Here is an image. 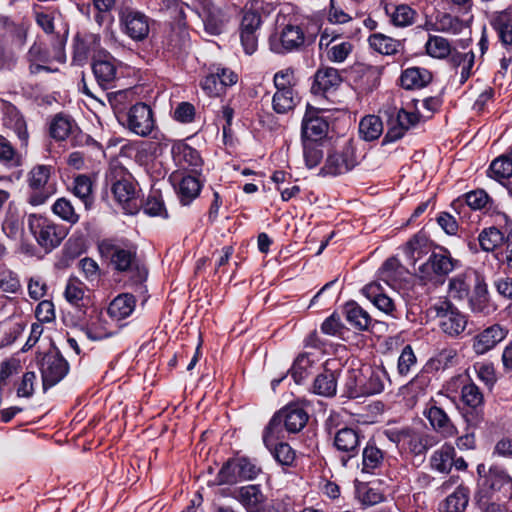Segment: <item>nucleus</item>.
I'll return each mask as SVG.
<instances>
[{
	"label": "nucleus",
	"mask_w": 512,
	"mask_h": 512,
	"mask_svg": "<svg viewBox=\"0 0 512 512\" xmlns=\"http://www.w3.org/2000/svg\"><path fill=\"white\" fill-rule=\"evenodd\" d=\"M98 250L115 271L132 274L136 282L146 279L147 271L140 264L137 246L131 241L119 238L103 239L98 243Z\"/></svg>",
	"instance_id": "nucleus-1"
},
{
	"label": "nucleus",
	"mask_w": 512,
	"mask_h": 512,
	"mask_svg": "<svg viewBox=\"0 0 512 512\" xmlns=\"http://www.w3.org/2000/svg\"><path fill=\"white\" fill-rule=\"evenodd\" d=\"M460 261L454 259L448 249L439 247L427 260L415 268L416 276L424 285L438 286L445 282L446 277L458 268Z\"/></svg>",
	"instance_id": "nucleus-2"
},
{
	"label": "nucleus",
	"mask_w": 512,
	"mask_h": 512,
	"mask_svg": "<svg viewBox=\"0 0 512 512\" xmlns=\"http://www.w3.org/2000/svg\"><path fill=\"white\" fill-rule=\"evenodd\" d=\"M308 419V413L303 407L296 403L289 404L270 419L265 427V440L269 442L268 435L283 434L284 430L288 433H298L306 426Z\"/></svg>",
	"instance_id": "nucleus-3"
},
{
	"label": "nucleus",
	"mask_w": 512,
	"mask_h": 512,
	"mask_svg": "<svg viewBox=\"0 0 512 512\" xmlns=\"http://www.w3.org/2000/svg\"><path fill=\"white\" fill-rule=\"evenodd\" d=\"M384 435L414 456L425 454L434 445L433 436L409 426L387 428Z\"/></svg>",
	"instance_id": "nucleus-4"
},
{
	"label": "nucleus",
	"mask_w": 512,
	"mask_h": 512,
	"mask_svg": "<svg viewBox=\"0 0 512 512\" xmlns=\"http://www.w3.org/2000/svg\"><path fill=\"white\" fill-rule=\"evenodd\" d=\"M54 168L51 165H35L27 174V185L30 190L27 202L32 206L44 204L54 193L55 186L51 182Z\"/></svg>",
	"instance_id": "nucleus-5"
},
{
	"label": "nucleus",
	"mask_w": 512,
	"mask_h": 512,
	"mask_svg": "<svg viewBox=\"0 0 512 512\" xmlns=\"http://www.w3.org/2000/svg\"><path fill=\"white\" fill-rule=\"evenodd\" d=\"M28 227L37 243L46 250L58 247L68 234L65 226L37 214L28 216Z\"/></svg>",
	"instance_id": "nucleus-6"
},
{
	"label": "nucleus",
	"mask_w": 512,
	"mask_h": 512,
	"mask_svg": "<svg viewBox=\"0 0 512 512\" xmlns=\"http://www.w3.org/2000/svg\"><path fill=\"white\" fill-rule=\"evenodd\" d=\"M361 157L357 143L353 139H348L328 153L322 171L333 176L347 173L359 164Z\"/></svg>",
	"instance_id": "nucleus-7"
},
{
	"label": "nucleus",
	"mask_w": 512,
	"mask_h": 512,
	"mask_svg": "<svg viewBox=\"0 0 512 512\" xmlns=\"http://www.w3.org/2000/svg\"><path fill=\"white\" fill-rule=\"evenodd\" d=\"M37 362L44 390L53 387L63 380L70 369L67 360L55 348L50 349L46 353H39L37 355Z\"/></svg>",
	"instance_id": "nucleus-8"
},
{
	"label": "nucleus",
	"mask_w": 512,
	"mask_h": 512,
	"mask_svg": "<svg viewBox=\"0 0 512 512\" xmlns=\"http://www.w3.org/2000/svg\"><path fill=\"white\" fill-rule=\"evenodd\" d=\"M106 182L111 185L116 201L130 207L135 199L136 189L129 171L118 162L111 163L106 173Z\"/></svg>",
	"instance_id": "nucleus-9"
},
{
	"label": "nucleus",
	"mask_w": 512,
	"mask_h": 512,
	"mask_svg": "<svg viewBox=\"0 0 512 512\" xmlns=\"http://www.w3.org/2000/svg\"><path fill=\"white\" fill-rule=\"evenodd\" d=\"M449 403H451V400L447 396L439 399L431 398L423 411V415L427 418L433 430L440 433L444 438H450L457 434V428L451 421L446 409Z\"/></svg>",
	"instance_id": "nucleus-10"
},
{
	"label": "nucleus",
	"mask_w": 512,
	"mask_h": 512,
	"mask_svg": "<svg viewBox=\"0 0 512 512\" xmlns=\"http://www.w3.org/2000/svg\"><path fill=\"white\" fill-rule=\"evenodd\" d=\"M434 310L439 319V327L445 334L457 337L466 329L467 316L450 300H443L435 304Z\"/></svg>",
	"instance_id": "nucleus-11"
},
{
	"label": "nucleus",
	"mask_w": 512,
	"mask_h": 512,
	"mask_svg": "<svg viewBox=\"0 0 512 512\" xmlns=\"http://www.w3.org/2000/svg\"><path fill=\"white\" fill-rule=\"evenodd\" d=\"M270 48L277 54H285L299 50L305 43V34L301 26L285 25L279 33L270 36Z\"/></svg>",
	"instance_id": "nucleus-12"
},
{
	"label": "nucleus",
	"mask_w": 512,
	"mask_h": 512,
	"mask_svg": "<svg viewBox=\"0 0 512 512\" xmlns=\"http://www.w3.org/2000/svg\"><path fill=\"white\" fill-rule=\"evenodd\" d=\"M126 127L137 136H149L156 127L151 107L142 102L133 105L126 114Z\"/></svg>",
	"instance_id": "nucleus-13"
},
{
	"label": "nucleus",
	"mask_w": 512,
	"mask_h": 512,
	"mask_svg": "<svg viewBox=\"0 0 512 512\" xmlns=\"http://www.w3.org/2000/svg\"><path fill=\"white\" fill-rule=\"evenodd\" d=\"M477 474L483 478V486L492 492L502 493L508 497L512 493V477L507 471L498 465H492L486 469L485 464L477 465Z\"/></svg>",
	"instance_id": "nucleus-14"
},
{
	"label": "nucleus",
	"mask_w": 512,
	"mask_h": 512,
	"mask_svg": "<svg viewBox=\"0 0 512 512\" xmlns=\"http://www.w3.org/2000/svg\"><path fill=\"white\" fill-rule=\"evenodd\" d=\"M261 472V468L248 458L228 461L219 471L220 483H233L237 477L242 480H253Z\"/></svg>",
	"instance_id": "nucleus-15"
},
{
	"label": "nucleus",
	"mask_w": 512,
	"mask_h": 512,
	"mask_svg": "<svg viewBox=\"0 0 512 512\" xmlns=\"http://www.w3.org/2000/svg\"><path fill=\"white\" fill-rule=\"evenodd\" d=\"M352 376L356 381V393L362 395L381 393L385 388V383L390 382L388 373L383 367H368L362 371L358 379L355 372L352 371Z\"/></svg>",
	"instance_id": "nucleus-16"
},
{
	"label": "nucleus",
	"mask_w": 512,
	"mask_h": 512,
	"mask_svg": "<svg viewBox=\"0 0 512 512\" xmlns=\"http://www.w3.org/2000/svg\"><path fill=\"white\" fill-rule=\"evenodd\" d=\"M343 78L340 72L333 67H320L313 76L311 93L316 96L329 98L341 86Z\"/></svg>",
	"instance_id": "nucleus-17"
},
{
	"label": "nucleus",
	"mask_w": 512,
	"mask_h": 512,
	"mask_svg": "<svg viewBox=\"0 0 512 512\" xmlns=\"http://www.w3.org/2000/svg\"><path fill=\"white\" fill-rule=\"evenodd\" d=\"M508 330L500 324H492L479 331L472 338V349L476 355H484L502 342Z\"/></svg>",
	"instance_id": "nucleus-18"
},
{
	"label": "nucleus",
	"mask_w": 512,
	"mask_h": 512,
	"mask_svg": "<svg viewBox=\"0 0 512 512\" xmlns=\"http://www.w3.org/2000/svg\"><path fill=\"white\" fill-rule=\"evenodd\" d=\"M120 23L123 31L133 40H143L149 33L148 17L137 10L125 8L121 11Z\"/></svg>",
	"instance_id": "nucleus-19"
},
{
	"label": "nucleus",
	"mask_w": 512,
	"mask_h": 512,
	"mask_svg": "<svg viewBox=\"0 0 512 512\" xmlns=\"http://www.w3.org/2000/svg\"><path fill=\"white\" fill-rule=\"evenodd\" d=\"M328 129L329 124L319 111L308 105L301 126L303 141L317 142L327 135Z\"/></svg>",
	"instance_id": "nucleus-20"
},
{
	"label": "nucleus",
	"mask_w": 512,
	"mask_h": 512,
	"mask_svg": "<svg viewBox=\"0 0 512 512\" xmlns=\"http://www.w3.org/2000/svg\"><path fill=\"white\" fill-rule=\"evenodd\" d=\"M364 436L357 429L344 427L339 429L334 436L335 448L346 455L342 457V463L346 466L349 459L358 455L360 451L361 440Z\"/></svg>",
	"instance_id": "nucleus-21"
},
{
	"label": "nucleus",
	"mask_w": 512,
	"mask_h": 512,
	"mask_svg": "<svg viewBox=\"0 0 512 512\" xmlns=\"http://www.w3.org/2000/svg\"><path fill=\"white\" fill-rule=\"evenodd\" d=\"M92 71L100 87L103 89L112 87L117 76L115 58L108 52L99 54L93 61Z\"/></svg>",
	"instance_id": "nucleus-22"
},
{
	"label": "nucleus",
	"mask_w": 512,
	"mask_h": 512,
	"mask_svg": "<svg viewBox=\"0 0 512 512\" xmlns=\"http://www.w3.org/2000/svg\"><path fill=\"white\" fill-rule=\"evenodd\" d=\"M235 499L244 507L246 512H265L267 497L261 486L250 484L238 489Z\"/></svg>",
	"instance_id": "nucleus-23"
},
{
	"label": "nucleus",
	"mask_w": 512,
	"mask_h": 512,
	"mask_svg": "<svg viewBox=\"0 0 512 512\" xmlns=\"http://www.w3.org/2000/svg\"><path fill=\"white\" fill-rule=\"evenodd\" d=\"M269 442L265 440V430L263 431V442L266 448L271 452L274 459L284 467H292L296 460L295 450L285 442H278L283 439V434L269 435Z\"/></svg>",
	"instance_id": "nucleus-24"
},
{
	"label": "nucleus",
	"mask_w": 512,
	"mask_h": 512,
	"mask_svg": "<svg viewBox=\"0 0 512 512\" xmlns=\"http://www.w3.org/2000/svg\"><path fill=\"white\" fill-rule=\"evenodd\" d=\"M490 24L496 31L500 43L508 51H512V4L506 9L496 12Z\"/></svg>",
	"instance_id": "nucleus-25"
},
{
	"label": "nucleus",
	"mask_w": 512,
	"mask_h": 512,
	"mask_svg": "<svg viewBox=\"0 0 512 512\" xmlns=\"http://www.w3.org/2000/svg\"><path fill=\"white\" fill-rule=\"evenodd\" d=\"M384 10L389 18L390 24L397 28L412 26L418 18L417 11L405 3H387Z\"/></svg>",
	"instance_id": "nucleus-26"
},
{
	"label": "nucleus",
	"mask_w": 512,
	"mask_h": 512,
	"mask_svg": "<svg viewBox=\"0 0 512 512\" xmlns=\"http://www.w3.org/2000/svg\"><path fill=\"white\" fill-rule=\"evenodd\" d=\"M1 111L4 125L12 129L17 134L18 138L26 143L28 139L26 122L17 107L10 102L2 101Z\"/></svg>",
	"instance_id": "nucleus-27"
},
{
	"label": "nucleus",
	"mask_w": 512,
	"mask_h": 512,
	"mask_svg": "<svg viewBox=\"0 0 512 512\" xmlns=\"http://www.w3.org/2000/svg\"><path fill=\"white\" fill-rule=\"evenodd\" d=\"M468 301L469 308L474 313L486 314L489 312V291L485 279L476 275Z\"/></svg>",
	"instance_id": "nucleus-28"
},
{
	"label": "nucleus",
	"mask_w": 512,
	"mask_h": 512,
	"mask_svg": "<svg viewBox=\"0 0 512 512\" xmlns=\"http://www.w3.org/2000/svg\"><path fill=\"white\" fill-rule=\"evenodd\" d=\"M171 154L174 162L183 169H196L202 165L199 152L182 141L173 144Z\"/></svg>",
	"instance_id": "nucleus-29"
},
{
	"label": "nucleus",
	"mask_w": 512,
	"mask_h": 512,
	"mask_svg": "<svg viewBox=\"0 0 512 512\" xmlns=\"http://www.w3.org/2000/svg\"><path fill=\"white\" fill-rule=\"evenodd\" d=\"M24 219L25 213L17 207L9 205L2 222L3 233L12 240L22 239L24 235Z\"/></svg>",
	"instance_id": "nucleus-30"
},
{
	"label": "nucleus",
	"mask_w": 512,
	"mask_h": 512,
	"mask_svg": "<svg viewBox=\"0 0 512 512\" xmlns=\"http://www.w3.org/2000/svg\"><path fill=\"white\" fill-rule=\"evenodd\" d=\"M476 275L478 274L472 271H466L450 278L448 283L449 296L458 301L468 299L474 285V277Z\"/></svg>",
	"instance_id": "nucleus-31"
},
{
	"label": "nucleus",
	"mask_w": 512,
	"mask_h": 512,
	"mask_svg": "<svg viewBox=\"0 0 512 512\" xmlns=\"http://www.w3.org/2000/svg\"><path fill=\"white\" fill-rule=\"evenodd\" d=\"M99 45V34L87 33L83 36L76 35L73 44V63L83 65L88 60L91 50L96 49Z\"/></svg>",
	"instance_id": "nucleus-32"
},
{
	"label": "nucleus",
	"mask_w": 512,
	"mask_h": 512,
	"mask_svg": "<svg viewBox=\"0 0 512 512\" xmlns=\"http://www.w3.org/2000/svg\"><path fill=\"white\" fill-rule=\"evenodd\" d=\"M433 79L432 73L421 67H409L402 71L400 84L406 90L421 89Z\"/></svg>",
	"instance_id": "nucleus-33"
},
{
	"label": "nucleus",
	"mask_w": 512,
	"mask_h": 512,
	"mask_svg": "<svg viewBox=\"0 0 512 512\" xmlns=\"http://www.w3.org/2000/svg\"><path fill=\"white\" fill-rule=\"evenodd\" d=\"M420 116L416 112L400 109L396 115V126L391 127L384 137V141H396L403 137L405 132L419 122Z\"/></svg>",
	"instance_id": "nucleus-34"
},
{
	"label": "nucleus",
	"mask_w": 512,
	"mask_h": 512,
	"mask_svg": "<svg viewBox=\"0 0 512 512\" xmlns=\"http://www.w3.org/2000/svg\"><path fill=\"white\" fill-rule=\"evenodd\" d=\"M319 359L314 353L304 352L295 359L290 374L297 384L302 383L317 367Z\"/></svg>",
	"instance_id": "nucleus-35"
},
{
	"label": "nucleus",
	"mask_w": 512,
	"mask_h": 512,
	"mask_svg": "<svg viewBox=\"0 0 512 512\" xmlns=\"http://www.w3.org/2000/svg\"><path fill=\"white\" fill-rule=\"evenodd\" d=\"M455 455V448L450 444H444L431 455L430 466L437 472L448 474L453 467Z\"/></svg>",
	"instance_id": "nucleus-36"
},
{
	"label": "nucleus",
	"mask_w": 512,
	"mask_h": 512,
	"mask_svg": "<svg viewBox=\"0 0 512 512\" xmlns=\"http://www.w3.org/2000/svg\"><path fill=\"white\" fill-rule=\"evenodd\" d=\"M311 391L319 396L333 397L337 392V374L331 370H324L313 381Z\"/></svg>",
	"instance_id": "nucleus-37"
},
{
	"label": "nucleus",
	"mask_w": 512,
	"mask_h": 512,
	"mask_svg": "<svg viewBox=\"0 0 512 512\" xmlns=\"http://www.w3.org/2000/svg\"><path fill=\"white\" fill-rule=\"evenodd\" d=\"M136 300L132 294L118 295L109 304L107 312L115 320H122L131 315L135 309Z\"/></svg>",
	"instance_id": "nucleus-38"
},
{
	"label": "nucleus",
	"mask_w": 512,
	"mask_h": 512,
	"mask_svg": "<svg viewBox=\"0 0 512 512\" xmlns=\"http://www.w3.org/2000/svg\"><path fill=\"white\" fill-rule=\"evenodd\" d=\"M362 292L380 311L386 314H391L394 311V301L382 292L379 284H368L363 288Z\"/></svg>",
	"instance_id": "nucleus-39"
},
{
	"label": "nucleus",
	"mask_w": 512,
	"mask_h": 512,
	"mask_svg": "<svg viewBox=\"0 0 512 512\" xmlns=\"http://www.w3.org/2000/svg\"><path fill=\"white\" fill-rule=\"evenodd\" d=\"M371 49L382 55H395L399 52L401 42L382 33H373L368 37Z\"/></svg>",
	"instance_id": "nucleus-40"
},
{
	"label": "nucleus",
	"mask_w": 512,
	"mask_h": 512,
	"mask_svg": "<svg viewBox=\"0 0 512 512\" xmlns=\"http://www.w3.org/2000/svg\"><path fill=\"white\" fill-rule=\"evenodd\" d=\"M385 453L374 443H367L362 452V472L374 473L383 466Z\"/></svg>",
	"instance_id": "nucleus-41"
},
{
	"label": "nucleus",
	"mask_w": 512,
	"mask_h": 512,
	"mask_svg": "<svg viewBox=\"0 0 512 512\" xmlns=\"http://www.w3.org/2000/svg\"><path fill=\"white\" fill-rule=\"evenodd\" d=\"M450 64L455 68H461L460 71V83H465L472 75V68L475 63V55L472 51L459 52L453 49L449 56Z\"/></svg>",
	"instance_id": "nucleus-42"
},
{
	"label": "nucleus",
	"mask_w": 512,
	"mask_h": 512,
	"mask_svg": "<svg viewBox=\"0 0 512 512\" xmlns=\"http://www.w3.org/2000/svg\"><path fill=\"white\" fill-rule=\"evenodd\" d=\"M430 250V241L423 233L414 235L405 245L404 253L406 257L413 262H416Z\"/></svg>",
	"instance_id": "nucleus-43"
},
{
	"label": "nucleus",
	"mask_w": 512,
	"mask_h": 512,
	"mask_svg": "<svg viewBox=\"0 0 512 512\" xmlns=\"http://www.w3.org/2000/svg\"><path fill=\"white\" fill-rule=\"evenodd\" d=\"M347 322L357 330H368L372 319L367 311L355 302L347 303L345 306Z\"/></svg>",
	"instance_id": "nucleus-44"
},
{
	"label": "nucleus",
	"mask_w": 512,
	"mask_h": 512,
	"mask_svg": "<svg viewBox=\"0 0 512 512\" xmlns=\"http://www.w3.org/2000/svg\"><path fill=\"white\" fill-rule=\"evenodd\" d=\"M201 190L199 180L194 176H184L178 183L177 194L182 205H189L198 197Z\"/></svg>",
	"instance_id": "nucleus-45"
},
{
	"label": "nucleus",
	"mask_w": 512,
	"mask_h": 512,
	"mask_svg": "<svg viewBox=\"0 0 512 512\" xmlns=\"http://www.w3.org/2000/svg\"><path fill=\"white\" fill-rule=\"evenodd\" d=\"M469 501V489L459 486L443 502L440 512H464Z\"/></svg>",
	"instance_id": "nucleus-46"
},
{
	"label": "nucleus",
	"mask_w": 512,
	"mask_h": 512,
	"mask_svg": "<svg viewBox=\"0 0 512 512\" xmlns=\"http://www.w3.org/2000/svg\"><path fill=\"white\" fill-rule=\"evenodd\" d=\"M115 0H93L94 16L93 19L99 27L108 29L114 22L112 9Z\"/></svg>",
	"instance_id": "nucleus-47"
},
{
	"label": "nucleus",
	"mask_w": 512,
	"mask_h": 512,
	"mask_svg": "<svg viewBox=\"0 0 512 512\" xmlns=\"http://www.w3.org/2000/svg\"><path fill=\"white\" fill-rule=\"evenodd\" d=\"M467 22L449 13H442L437 16L435 30L448 34H459L467 28Z\"/></svg>",
	"instance_id": "nucleus-48"
},
{
	"label": "nucleus",
	"mask_w": 512,
	"mask_h": 512,
	"mask_svg": "<svg viewBox=\"0 0 512 512\" xmlns=\"http://www.w3.org/2000/svg\"><path fill=\"white\" fill-rule=\"evenodd\" d=\"M425 50L430 57L436 59H445L453 51L450 42L446 38L437 35H429L425 43Z\"/></svg>",
	"instance_id": "nucleus-49"
},
{
	"label": "nucleus",
	"mask_w": 512,
	"mask_h": 512,
	"mask_svg": "<svg viewBox=\"0 0 512 512\" xmlns=\"http://www.w3.org/2000/svg\"><path fill=\"white\" fill-rule=\"evenodd\" d=\"M297 104L295 90H276L272 99L273 110L278 114H285L293 110Z\"/></svg>",
	"instance_id": "nucleus-50"
},
{
	"label": "nucleus",
	"mask_w": 512,
	"mask_h": 512,
	"mask_svg": "<svg viewBox=\"0 0 512 512\" xmlns=\"http://www.w3.org/2000/svg\"><path fill=\"white\" fill-rule=\"evenodd\" d=\"M383 132L381 119L375 115H368L361 119L359 123V133L366 141H373L380 137Z\"/></svg>",
	"instance_id": "nucleus-51"
},
{
	"label": "nucleus",
	"mask_w": 512,
	"mask_h": 512,
	"mask_svg": "<svg viewBox=\"0 0 512 512\" xmlns=\"http://www.w3.org/2000/svg\"><path fill=\"white\" fill-rule=\"evenodd\" d=\"M489 196L484 190H475L466 193L462 198H458L452 202V208L458 210L465 204L474 210H480L488 203Z\"/></svg>",
	"instance_id": "nucleus-52"
},
{
	"label": "nucleus",
	"mask_w": 512,
	"mask_h": 512,
	"mask_svg": "<svg viewBox=\"0 0 512 512\" xmlns=\"http://www.w3.org/2000/svg\"><path fill=\"white\" fill-rule=\"evenodd\" d=\"M24 330V325L12 320L0 321V349L10 346Z\"/></svg>",
	"instance_id": "nucleus-53"
},
{
	"label": "nucleus",
	"mask_w": 512,
	"mask_h": 512,
	"mask_svg": "<svg viewBox=\"0 0 512 512\" xmlns=\"http://www.w3.org/2000/svg\"><path fill=\"white\" fill-rule=\"evenodd\" d=\"M503 240V232L494 226L483 229L478 236L480 247L486 252L494 251L502 244Z\"/></svg>",
	"instance_id": "nucleus-54"
},
{
	"label": "nucleus",
	"mask_w": 512,
	"mask_h": 512,
	"mask_svg": "<svg viewBox=\"0 0 512 512\" xmlns=\"http://www.w3.org/2000/svg\"><path fill=\"white\" fill-rule=\"evenodd\" d=\"M203 22L206 32L211 35H218L222 32L225 18L219 8H206L203 14Z\"/></svg>",
	"instance_id": "nucleus-55"
},
{
	"label": "nucleus",
	"mask_w": 512,
	"mask_h": 512,
	"mask_svg": "<svg viewBox=\"0 0 512 512\" xmlns=\"http://www.w3.org/2000/svg\"><path fill=\"white\" fill-rule=\"evenodd\" d=\"M76 128L75 122L69 117L57 115L50 125V135L59 141L65 140Z\"/></svg>",
	"instance_id": "nucleus-56"
},
{
	"label": "nucleus",
	"mask_w": 512,
	"mask_h": 512,
	"mask_svg": "<svg viewBox=\"0 0 512 512\" xmlns=\"http://www.w3.org/2000/svg\"><path fill=\"white\" fill-rule=\"evenodd\" d=\"M85 296V285L77 278H69L65 291L64 297L71 305L75 307L83 306V300Z\"/></svg>",
	"instance_id": "nucleus-57"
},
{
	"label": "nucleus",
	"mask_w": 512,
	"mask_h": 512,
	"mask_svg": "<svg viewBox=\"0 0 512 512\" xmlns=\"http://www.w3.org/2000/svg\"><path fill=\"white\" fill-rule=\"evenodd\" d=\"M73 193L89 208L93 203L92 181L87 175H78L74 179Z\"/></svg>",
	"instance_id": "nucleus-58"
},
{
	"label": "nucleus",
	"mask_w": 512,
	"mask_h": 512,
	"mask_svg": "<svg viewBox=\"0 0 512 512\" xmlns=\"http://www.w3.org/2000/svg\"><path fill=\"white\" fill-rule=\"evenodd\" d=\"M417 365V357L411 345H405L397 360V372L401 377L408 376Z\"/></svg>",
	"instance_id": "nucleus-59"
},
{
	"label": "nucleus",
	"mask_w": 512,
	"mask_h": 512,
	"mask_svg": "<svg viewBox=\"0 0 512 512\" xmlns=\"http://www.w3.org/2000/svg\"><path fill=\"white\" fill-rule=\"evenodd\" d=\"M489 176L501 181L512 176V160L509 156L501 155L494 159L488 170Z\"/></svg>",
	"instance_id": "nucleus-60"
},
{
	"label": "nucleus",
	"mask_w": 512,
	"mask_h": 512,
	"mask_svg": "<svg viewBox=\"0 0 512 512\" xmlns=\"http://www.w3.org/2000/svg\"><path fill=\"white\" fill-rule=\"evenodd\" d=\"M331 45L327 51V57L330 61L335 63H342L351 54L353 50L352 43L348 41L337 42L336 38H333L327 46Z\"/></svg>",
	"instance_id": "nucleus-61"
},
{
	"label": "nucleus",
	"mask_w": 512,
	"mask_h": 512,
	"mask_svg": "<svg viewBox=\"0 0 512 512\" xmlns=\"http://www.w3.org/2000/svg\"><path fill=\"white\" fill-rule=\"evenodd\" d=\"M381 80V69L376 66H367L362 70L359 87L366 93L374 91Z\"/></svg>",
	"instance_id": "nucleus-62"
},
{
	"label": "nucleus",
	"mask_w": 512,
	"mask_h": 512,
	"mask_svg": "<svg viewBox=\"0 0 512 512\" xmlns=\"http://www.w3.org/2000/svg\"><path fill=\"white\" fill-rule=\"evenodd\" d=\"M52 211L70 224H75L79 220V215L75 212L71 202L65 198L57 199L52 206Z\"/></svg>",
	"instance_id": "nucleus-63"
},
{
	"label": "nucleus",
	"mask_w": 512,
	"mask_h": 512,
	"mask_svg": "<svg viewBox=\"0 0 512 512\" xmlns=\"http://www.w3.org/2000/svg\"><path fill=\"white\" fill-rule=\"evenodd\" d=\"M81 330L85 336L92 341H100L111 336V333L102 324L99 317L91 319Z\"/></svg>",
	"instance_id": "nucleus-64"
}]
</instances>
